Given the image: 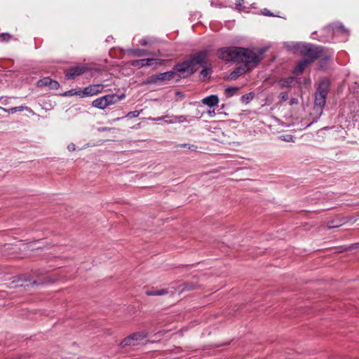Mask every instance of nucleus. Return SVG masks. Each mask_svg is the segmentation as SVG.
<instances>
[{"label":"nucleus","instance_id":"nucleus-1","mask_svg":"<svg viewBox=\"0 0 359 359\" xmlns=\"http://www.w3.org/2000/svg\"><path fill=\"white\" fill-rule=\"evenodd\" d=\"M266 51V48L258 49L257 52H255L250 48L239 47L238 61L243 62L244 67L250 70L257 67L262 60V55Z\"/></svg>","mask_w":359,"mask_h":359},{"label":"nucleus","instance_id":"nucleus-2","mask_svg":"<svg viewBox=\"0 0 359 359\" xmlns=\"http://www.w3.org/2000/svg\"><path fill=\"white\" fill-rule=\"evenodd\" d=\"M330 83L329 79H323L320 81L317 90L315 93V107H318L320 110L325 105L327 96L330 90Z\"/></svg>","mask_w":359,"mask_h":359},{"label":"nucleus","instance_id":"nucleus-3","mask_svg":"<svg viewBox=\"0 0 359 359\" xmlns=\"http://www.w3.org/2000/svg\"><path fill=\"white\" fill-rule=\"evenodd\" d=\"M125 97L126 95L123 93L120 95L115 93L107 94L94 100L92 102V106L99 109H105L108 107L118 103Z\"/></svg>","mask_w":359,"mask_h":359},{"label":"nucleus","instance_id":"nucleus-4","mask_svg":"<svg viewBox=\"0 0 359 359\" xmlns=\"http://www.w3.org/2000/svg\"><path fill=\"white\" fill-rule=\"evenodd\" d=\"M239 47H224L217 50V55L219 58L226 62H237Z\"/></svg>","mask_w":359,"mask_h":359},{"label":"nucleus","instance_id":"nucleus-5","mask_svg":"<svg viewBox=\"0 0 359 359\" xmlns=\"http://www.w3.org/2000/svg\"><path fill=\"white\" fill-rule=\"evenodd\" d=\"M172 71L175 72V75L178 74L180 77L185 78L195 73L197 68L192 67L189 60H187L183 62L175 65Z\"/></svg>","mask_w":359,"mask_h":359},{"label":"nucleus","instance_id":"nucleus-6","mask_svg":"<svg viewBox=\"0 0 359 359\" xmlns=\"http://www.w3.org/2000/svg\"><path fill=\"white\" fill-rule=\"evenodd\" d=\"M208 50H203L190 55L188 60L192 67L197 68V65H201L203 67H207L208 62L207 57Z\"/></svg>","mask_w":359,"mask_h":359},{"label":"nucleus","instance_id":"nucleus-7","mask_svg":"<svg viewBox=\"0 0 359 359\" xmlns=\"http://www.w3.org/2000/svg\"><path fill=\"white\" fill-rule=\"evenodd\" d=\"M321 53L320 46L314 47L310 45L306 46L302 51L303 55L306 57L305 60L310 61V63L318 58Z\"/></svg>","mask_w":359,"mask_h":359},{"label":"nucleus","instance_id":"nucleus-8","mask_svg":"<svg viewBox=\"0 0 359 359\" xmlns=\"http://www.w3.org/2000/svg\"><path fill=\"white\" fill-rule=\"evenodd\" d=\"M104 88V85L103 84H91L80 90L79 94H81V97L94 96L103 92Z\"/></svg>","mask_w":359,"mask_h":359},{"label":"nucleus","instance_id":"nucleus-9","mask_svg":"<svg viewBox=\"0 0 359 359\" xmlns=\"http://www.w3.org/2000/svg\"><path fill=\"white\" fill-rule=\"evenodd\" d=\"M162 62L161 59L147 58L133 60L130 62V65L133 67H144L151 66L154 64L161 65Z\"/></svg>","mask_w":359,"mask_h":359},{"label":"nucleus","instance_id":"nucleus-10","mask_svg":"<svg viewBox=\"0 0 359 359\" xmlns=\"http://www.w3.org/2000/svg\"><path fill=\"white\" fill-rule=\"evenodd\" d=\"M175 76V72L174 71H168L163 73H160L157 74V79L159 85L161 84L165 81H170L173 79Z\"/></svg>","mask_w":359,"mask_h":359},{"label":"nucleus","instance_id":"nucleus-11","mask_svg":"<svg viewBox=\"0 0 359 359\" xmlns=\"http://www.w3.org/2000/svg\"><path fill=\"white\" fill-rule=\"evenodd\" d=\"M84 72L85 71L83 67H72L69 69V72L66 74L65 76L68 79H74L76 76L83 74Z\"/></svg>","mask_w":359,"mask_h":359},{"label":"nucleus","instance_id":"nucleus-12","mask_svg":"<svg viewBox=\"0 0 359 359\" xmlns=\"http://www.w3.org/2000/svg\"><path fill=\"white\" fill-rule=\"evenodd\" d=\"M202 103L205 105L208 106L209 107H213L217 105L219 102V98L216 95H211L210 96L205 97L201 100Z\"/></svg>","mask_w":359,"mask_h":359},{"label":"nucleus","instance_id":"nucleus-13","mask_svg":"<svg viewBox=\"0 0 359 359\" xmlns=\"http://www.w3.org/2000/svg\"><path fill=\"white\" fill-rule=\"evenodd\" d=\"M309 64L310 61H307L305 59L297 62L296 67L292 71V73L296 75L301 74Z\"/></svg>","mask_w":359,"mask_h":359},{"label":"nucleus","instance_id":"nucleus-14","mask_svg":"<svg viewBox=\"0 0 359 359\" xmlns=\"http://www.w3.org/2000/svg\"><path fill=\"white\" fill-rule=\"evenodd\" d=\"M295 78L289 76L287 78H282L278 81V84L281 87H291L294 85Z\"/></svg>","mask_w":359,"mask_h":359},{"label":"nucleus","instance_id":"nucleus-15","mask_svg":"<svg viewBox=\"0 0 359 359\" xmlns=\"http://www.w3.org/2000/svg\"><path fill=\"white\" fill-rule=\"evenodd\" d=\"M128 53L129 55L135 57H142L150 55V53L148 50L140 48L129 49Z\"/></svg>","mask_w":359,"mask_h":359},{"label":"nucleus","instance_id":"nucleus-16","mask_svg":"<svg viewBox=\"0 0 359 359\" xmlns=\"http://www.w3.org/2000/svg\"><path fill=\"white\" fill-rule=\"evenodd\" d=\"M250 69H247L246 67H239L238 68H236L235 70H233L231 74H230V78L231 79H237L239 76L242 75V74H244L246 72L249 71Z\"/></svg>","mask_w":359,"mask_h":359},{"label":"nucleus","instance_id":"nucleus-17","mask_svg":"<svg viewBox=\"0 0 359 359\" xmlns=\"http://www.w3.org/2000/svg\"><path fill=\"white\" fill-rule=\"evenodd\" d=\"M168 293L167 289L156 290V289H148L145 291V294L148 296H161Z\"/></svg>","mask_w":359,"mask_h":359},{"label":"nucleus","instance_id":"nucleus-18","mask_svg":"<svg viewBox=\"0 0 359 359\" xmlns=\"http://www.w3.org/2000/svg\"><path fill=\"white\" fill-rule=\"evenodd\" d=\"M172 118L170 120H165V123L168 124H172L175 123L188 122L187 116L184 115L173 116Z\"/></svg>","mask_w":359,"mask_h":359},{"label":"nucleus","instance_id":"nucleus-19","mask_svg":"<svg viewBox=\"0 0 359 359\" xmlns=\"http://www.w3.org/2000/svg\"><path fill=\"white\" fill-rule=\"evenodd\" d=\"M131 335L134 339V342H137V344L147 337V333L145 331L135 332Z\"/></svg>","mask_w":359,"mask_h":359},{"label":"nucleus","instance_id":"nucleus-20","mask_svg":"<svg viewBox=\"0 0 359 359\" xmlns=\"http://www.w3.org/2000/svg\"><path fill=\"white\" fill-rule=\"evenodd\" d=\"M345 222H346L345 219H337L336 220L330 221L327 223V227L329 229L339 227V226H341L343 224H344Z\"/></svg>","mask_w":359,"mask_h":359},{"label":"nucleus","instance_id":"nucleus-21","mask_svg":"<svg viewBox=\"0 0 359 359\" xmlns=\"http://www.w3.org/2000/svg\"><path fill=\"white\" fill-rule=\"evenodd\" d=\"M121 345L122 346H136L137 345V342H134V339L132 335L130 334V336L123 339V341L121 343Z\"/></svg>","mask_w":359,"mask_h":359},{"label":"nucleus","instance_id":"nucleus-22","mask_svg":"<svg viewBox=\"0 0 359 359\" xmlns=\"http://www.w3.org/2000/svg\"><path fill=\"white\" fill-rule=\"evenodd\" d=\"M151 83L159 85L157 79V75H151L149 76L147 79L144 80L142 83V85H149Z\"/></svg>","mask_w":359,"mask_h":359},{"label":"nucleus","instance_id":"nucleus-23","mask_svg":"<svg viewBox=\"0 0 359 359\" xmlns=\"http://www.w3.org/2000/svg\"><path fill=\"white\" fill-rule=\"evenodd\" d=\"M154 43V40L151 39V38H149V37H144V38H142L140 41V44L141 46H147V45H149V44H151Z\"/></svg>","mask_w":359,"mask_h":359},{"label":"nucleus","instance_id":"nucleus-24","mask_svg":"<svg viewBox=\"0 0 359 359\" xmlns=\"http://www.w3.org/2000/svg\"><path fill=\"white\" fill-rule=\"evenodd\" d=\"M25 107H22V106H19V107H13V108H11L9 109H3L5 111H7L8 113H11V114H14L17 111H22L25 109Z\"/></svg>","mask_w":359,"mask_h":359},{"label":"nucleus","instance_id":"nucleus-25","mask_svg":"<svg viewBox=\"0 0 359 359\" xmlns=\"http://www.w3.org/2000/svg\"><path fill=\"white\" fill-rule=\"evenodd\" d=\"M50 79L49 77H45L41 80L39 81L38 82V86H48V84H49V81H50Z\"/></svg>","mask_w":359,"mask_h":359},{"label":"nucleus","instance_id":"nucleus-26","mask_svg":"<svg viewBox=\"0 0 359 359\" xmlns=\"http://www.w3.org/2000/svg\"><path fill=\"white\" fill-rule=\"evenodd\" d=\"M238 90V88L236 87H230L226 89V94L228 97H231L235 95L236 91Z\"/></svg>","mask_w":359,"mask_h":359},{"label":"nucleus","instance_id":"nucleus-27","mask_svg":"<svg viewBox=\"0 0 359 359\" xmlns=\"http://www.w3.org/2000/svg\"><path fill=\"white\" fill-rule=\"evenodd\" d=\"M80 90H76L74 89L69 90L65 92L63 95L64 96H72V95H78L81 97V94H79Z\"/></svg>","mask_w":359,"mask_h":359},{"label":"nucleus","instance_id":"nucleus-28","mask_svg":"<svg viewBox=\"0 0 359 359\" xmlns=\"http://www.w3.org/2000/svg\"><path fill=\"white\" fill-rule=\"evenodd\" d=\"M12 38V36L8 33H2L0 34V41L7 42Z\"/></svg>","mask_w":359,"mask_h":359},{"label":"nucleus","instance_id":"nucleus-29","mask_svg":"<svg viewBox=\"0 0 359 359\" xmlns=\"http://www.w3.org/2000/svg\"><path fill=\"white\" fill-rule=\"evenodd\" d=\"M211 72V69H208L206 67H204V69L201 71L200 75L203 79H205L210 76Z\"/></svg>","mask_w":359,"mask_h":359},{"label":"nucleus","instance_id":"nucleus-30","mask_svg":"<svg viewBox=\"0 0 359 359\" xmlns=\"http://www.w3.org/2000/svg\"><path fill=\"white\" fill-rule=\"evenodd\" d=\"M48 86L50 89H58L60 87V84L57 81L50 79V81H49Z\"/></svg>","mask_w":359,"mask_h":359},{"label":"nucleus","instance_id":"nucleus-31","mask_svg":"<svg viewBox=\"0 0 359 359\" xmlns=\"http://www.w3.org/2000/svg\"><path fill=\"white\" fill-rule=\"evenodd\" d=\"M252 97H253V95H252V93H247V94H245V95H243L242 96V97H241V100H242L243 102H245L248 103V102H249L250 100H252Z\"/></svg>","mask_w":359,"mask_h":359},{"label":"nucleus","instance_id":"nucleus-32","mask_svg":"<svg viewBox=\"0 0 359 359\" xmlns=\"http://www.w3.org/2000/svg\"><path fill=\"white\" fill-rule=\"evenodd\" d=\"M180 146L181 147L187 148L191 151H195L197 149V146H196L195 144H180Z\"/></svg>","mask_w":359,"mask_h":359},{"label":"nucleus","instance_id":"nucleus-33","mask_svg":"<svg viewBox=\"0 0 359 359\" xmlns=\"http://www.w3.org/2000/svg\"><path fill=\"white\" fill-rule=\"evenodd\" d=\"M140 111H137V110L130 111L127 114L126 117L130 118L137 117L140 115Z\"/></svg>","mask_w":359,"mask_h":359},{"label":"nucleus","instance_id":"nucleus-34","mask_svg":"<svg viewBox=\"0 0 359 359\" xmlns=\"http://www.w3.org/2000/svg\"><path fill=\"white\" fill-rule=\"evenodd\" d=\"M244 4V0H237L236 3V8L239 11H243L245 7L243 6Z\"/></svg>","mask_w":359,"mask_h":359},{"label":"nucleus","instance_id":"nucleus-35","mask_svg":"<svg viewBox=\"0 0 359 359\" xmlns=\"http://www.w3.org/2000/svg\"><path fill=\"white\" fill-rule=\"evenodd\" d=\"M279 97L282 102H285L288 100V94L287 92H283L280 93Z\"/></svg>","mask_w":359,"mask_h":359},{"label":"nucleus","instance_id":"nucleus-36","mask_svg":"<svg viewBox=\"0 0 359 359\" xmlns=\"http://www.w3.org/2000/svg\"><path fill=\"white\" fill-rule=\"evenodd\" d=\"M334 29L336 30H339V31H341V32H346L345 27H344L343 25L340 24V25H337L334 27Z\"/></svg>","mask_w":359,"mask_h":359},{"label":"nucleus","instance_id":"nucleus-37","mask_svg":"<svg viewBox=\"0 0 359 359\" xmlns=\"http://www.w3.org/2000/svg\"><path fill=\"white\" fill-rule=\"evenodd\" d=\"M262 13L266 16H273V13H271L269 11H268L267 9H264V11H262Z\"/></svg>","mask_w":359,"mask_h":359},{"label":"nucleus","instance_id":"nucleus-38","mask_svg":"<svg viewBox=\"0 0 359 359\" xmlns=\"http://www.w3.org/2000/svg\"><path fill=\"white\" fill-rule=\"evenodd\" d=\"M68 149L69 151H73L75 150V144L72 143L68 145Z\"/></svg>","mask_w":359,"mask_h":359},{"label":"nucleus","instance_id":"nucleus-39","mask_svg":"<svg viewBox=\"0 0 359 359\" xmlns=\"http://www.w3.org/2000/svg\"><path fill=\"white\" fill-rule=\"evenodd\" d=\"M208 114H209V116H210V117H213V116L215 115V110H214V109H212V110H209V111H208Z\"/></svg>","mask_w":359,"mask_h":359},{"label":"nucleus","instance_id":"nucleus-40","mask_svg":"<svg viewBox=\"0 0 359 359\" xmlns=\"http://www.w3.org/2000/svg\"><path fill=\"white\" fill-rule=\"evenodd\" d=\"M298 103V100L297 98H292L290 100V104H297Z\"/></svg>","mask_w":359,"mask_h":359},{"label":"nucleus","instance_id":"nucleus-41","mask_svg":"<svg viewBox=\"0 0 359 359\" xmlns=\"http://www.w3.org/2000/svg\"><path fill=\"white\" fill-rule=\"evenodd\" d=\"M292 139L291 136H287V137L284 138V140L289 142Z\"/></svg>","mask_w":359,"mask_h":359},{"label":"nucleus","instance_id":"nucleus-42","mask_svg":"<svg viewBox=\"0 0 359 359\" xmlns=\"http://www.w3.org/2000/svg\"><path fill=\"white\" fill-rule=\"evenodd\" d=\"M358 245H359V243H355V244H354V247L353 246V247H350L349 248L352 249V248H358Z\"/></svg>","mask_w":359,"mask_h":359},{"label":"nucleus","instance_id":"nucleus-43","mask_svg":"<svg viewBox=\"0 0 359 359\" xmlns=\"http://www.w3.org/2000/svg\"><path fill=\"white\" fill-rule=\"evenodd\" d=\"M167 116H163V117H159L158 118H156V120H164Z\"/></svg>","mask_w":359,"mask_h":359},{"label":"nucleus","instance_id":"nucleus-44","mask_svg":"<svg viewBox=\"0 0 359 359\" xmlns=\"http://www.w3.org/2000/svg\"><path fill=\"white\" fill-rule=\"evenodd\" d=\"M32 285H36V284H41V283H38L37 281L36 280H34L32 283Z\"/></svg>","mask_w":359,"mask_h":359}]
</instances>
